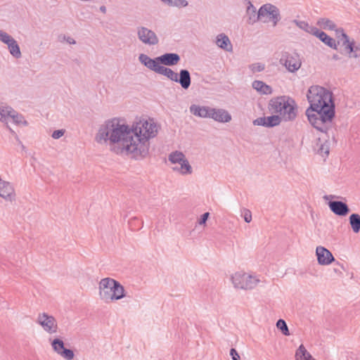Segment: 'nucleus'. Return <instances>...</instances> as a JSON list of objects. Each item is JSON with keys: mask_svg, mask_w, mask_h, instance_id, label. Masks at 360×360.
<instances>
[{"mask_svg": "<svg viewBox=\"0 0 360 360\" xmlns=\"http://www.w3.org/2000/svg\"><path fill=\"white\" fill-rule=\"evenodd\" d=\"M326 25H329L330 29H333L335 26V24H326Z\"/></svg>", "mask_w": 360, "mask_h": 360, "instance_id": "nucleus-53", "label": "nucleus"}, {"mask_svg": "<svg viewBox=\"0 0 360 360\" xmlns=\"http://www.w3.org/2000/svg\"><path fill=\"white\" fill-rule=\"evenodd\" d=\"M137 35L139 39L144 44L153 46L156 45L159 41L156 34L145 27L138 28Z\"/></svg>", "mask_w": 360, "mask_h": 360, "instance_id": "nucleus-7", "label": "nucleus"}, {"mask_svg": "<svg viewBox=\"0 0 360 360\" xmlns=\"http://www.w3.org/2000/svg\"><path fill=\"white\" fill-rule=\"evenodd\" d=\"M11 38L12 37L11 35H9L6 32L0 30V41L1 42L6 44Z\"/></svg>", "mask_w": 360, "mask_h": 360, "instance_id": "nucleus-41", "label": "nucleus"}, {"mask_svg": "<svg viewBox=\"0 0 360 360\" xmlns=\"http://www.w3.org/2000/svg\"><path fill=\"white\" fill-rule=\"evenodd\" d=\"M249 68L252 71V72H259L263 71L265 69V65L261 63H256L251 64Z\"/></svg>", "mask_w": 360, "mask_h": 360, "instance_id": "nucleus-39", "label": "nucleus"}, {"mask_svg": "<svg viewBox=\"0 0 360 360\" xmlns=\"http://www.w3.org/2000/svg\"><path fill=\"white\" fill-rule=\"evenodd\" d=\"M189 109L191 113L196 117L207 118L210 116V107L192 104Z\"/></svg>", "mask_w": 360, "mask_h": 360, "instance_id": "nucleus-21", "label": "nucleus"}, {"mask_svg": "<svg viewBox=\"0 0 360 360\" xmlns=\"http://www.w3.org/2000/svg\"><path fill=\"white\" fill-rule=\"evenodd\" d=\"M276 327L284 335H290V332L286 322L283 319H278L276 322Z\"/></svg>", "mask_w": 360, "mask_h": 360, "instance_id": "nucleus-33", "label": "nucleus"}, {"mask_svg": "<svg viewBox=\"0 0 360 360\" xmlns=\"http://www.w3.org/2000/svg\"><path fill=\"white\" fill-rule=\"evenodd\" d=\"M187 5L188 1L186 0H173L172 6L181 8L186 6Z\"/></svg>", "mask_w": 360, "mask_h": 360, "instance_id": "nucleus-44", "label": "nucleus"}, {"mask_svg": "<svg viewBox=\"0 0 360 360\" xmlns=\"http://www.w3.org/2000/svg\"><path fill=\"white\" fill-rule=\"evenodd\" d=\"M64 133H65L64 129L55 130L53 132L51 136L54 139H58L59 138H60L61 136H63L64 135Z\"/></svg>", "mask_w": 360, "mask_h": 360, "instance_id": "nucleus-45", "label": "nucleus"}, {"mask_svg": "<svg viewBox=\"0 0 360 360\" xmlns=\"http://www.w3.org/2000/svg\"><path fill=\"white\" fill-rule=\"evenodd\" d=\"M181 167L179 168L178 167H174V170L179 171L181 174H190L192 173V167L190 165L188 160L185 158L181 163Z\"/></svg>", "mask_w": 360, "mask_h": 360, "instance_id": "nucleus-29", "label": "nucleus"}, {"mask_svg": "<svg viewBox=\"0 0 360 360\" xmlns=\"http://www.w3.org/2000/svg\"><path fill=\"white\" fill-rule=\"evenodd\" d=\"M317 152L322 156L328 155L329 154V145L328 141H326L323 143H321Z\"/></svg>", "mask_w": 360, "mask_h": 360, "instance_id": "nucleus-38", "label": "nucleus"}, {"mask_svg": "<svg viewBox=\"0 0 360 360\" xmlns=\"http://www.w3.org/2000/svg\"><path fill=\"white\" fill-rule=\"evenodd\" d=\"M186 158L184 154L180 151L172 152L169 155L168 159L172 163H181Z\"/></svg>", "mask_w": 360, "mask_h": 360, "instance_id": "nucleus-30", "label": "nucleus"}, {"mask_svg": "<svg viewBox=\"0 0 360 360\" xmlns=\"http://www.w3.org/2000/svg\"><path fill=\"white\" fill-rule=\"evenodd\" d=\"M14 195V189L11 184L0 178V196L5 200L11 201Z\"/></svg>", "mask_w": 360, "mask_h": 360, "instance_id": "nucleus-20", "label": "nucleus"}, {"mask_svg": "<svg viewBox=\"0 0 360 360\" xmlns=\"http://www.w3.org/2000/svg\"><path fill=\"white\" fill-rule=\"evenodd\" d=\"M282 118L278 115H272L267 117H258L253 121V124L268 128L278 126L281 124Z\"/></svg>", "mask_w": 360, "mask_h": 360, "instance_id": "nucleus-9", "label": "nucleus"}, {"mask_svg": "<svg viewBox=\"0 0 360 360\" xmlns=\"http://www.w3.org/2000/svg\"><path fill=\"white\" fill-rule=\"evenodd\" d=\"M337 264L343 269L345 270V268L342 264H340L339 262H337Z\"/></svg>", "mask_w": 360, "mask_h": 360, "instance_id": "nucleus-54", "label": "nucleus"}, {"mask_svg": "<svg viewBox=\"0 0 360 360\" xmlns=\"http://www.w3.org/2000/svg\"><path fill=\"white\" fill-rule=\"evenodd\" d=\"M209 117L219 122H229L231 120V115L224 109L210 108Z\"/></svg>", "mask_w": 360, "mask_h": 360, "instance_id": "nucleus-15", "label": "nucleus"}, {"mask_svg": "<svg viewBox=\"0 0 360 360\" xmlns=\"http://www.w3.org/2000/svg\"><path fill=\"white\" fill-rule=\"evenodd\" d=\"M333 58L335 60H338V55H334Z\"/></svg>", "mask_w": 360, "mask_h": 360, "instance_id": "nucleus-55", "label": "nucleus"}, {"mask_svg": "<svg viewBox=\"0 0 360 360\" xmlns=\"http://www.w3.org/2000/svg\"><path fill=\"white\" fill-rule=\"evenodd\" d=\"M99 295L105 302L118 300L125 297V290L117 281L111 278H102L99 283Z\"/></svg>", "mask_w": 360, "mask_h": 360, "instance_id": "nucleus-3", "label": "nucleus"}, {"mask_svg": "<svg viewBox=\"0 0 360 360\" xmlns=\"http://www.w3.org/2000/svg\"><path fill=\"white\" fill-rule=\"evenodd\" d=\"M37 322L49 333H55L58 330V324L54 316L44 312L39 314Z\"/></svg>", "mask_w": 360, "mask_h": 360, "instance_id": "nucleus-6", "label": "nucleus"}, {"mask_svg": "<svg viewBox=\"0 0 360 360\" xmlns=\"http://www.w3.org/2000/svg\"><path fill=\"white\" fill-rule=\"evenodd\" d=\"M178 76L176 77L174 82L179 83L181 88L187 90L191 84V77L190 72L186 69L180 70L178 73Z\"/></svg>", "mask_w": 360, "mask_h": 360, "instance_id": "nucleus-16", "label": "nucleus"}, {"mask_svg": "<svg viewBox=\"0 0 360 360\" xmlns=\"http://www.w3.org/2000/svg\"><path fill=\"white\" fill-rule=\"evenodd\" d=\"M328 205L331 212L338 216L345 217L350 212L347 203L342 201L330 200Z\"/></svg>", "mask_w": 360, "mask_h": 360, "instance_id": "nucleus-12", "label": "nucleus"}, {"mask_svg": "<svg viewBox=\"0 0 360 360\" xmlns=\"http://www.w3.org/2000/svg\"><path fill=\"white\" fill-rule=\"evenodd\" d=\"M58 40L60 42L66 41L67 43H68L70 44H76V41L73 38H72L70 37H66L64 34L59 35Z\"/></svg>", "mask_w": 360, "mask_h": 360, "instance_id": "nucleus-42", "label": "nucleus"}, {"mask_svg": "<svg viewBox=\"0 0 360 360\" xmlns=\"http://www.w3.org/2000/svg\"><path fill=\"white\" fill-rule=\"evenodd\" d=\"M209 212H205L204 214H202L198 221V224L200 225L205 224L209 217Z\"/></svg>", "mask_w": 360, "mask_h": 360, "instance_id": "nucleus-47", "label": "nucleus"}, {"mask_svg": "<svg viewBox=\"0 0 360 360\" xmlns=\"http://www.w3.org/2000/svg\"><path fill=\"white\" fill-rule=\"evenodd\" d=\"M247 13L250 15L249 19H253V22H255L256 20H261L262 18H269L272 22H278L281 19L279 9L271 4L262 5L257 11L255 7L250 3Z\"/></svg>", "mask_w": 360, "mask_h": 360, "instance_id": "nucleus-4", "label": "nucleus"}, {"mask_svg": "<svg viewBox=\"0 0 360 360\" xmlns=\"http://www.w3.org/2000/svg\"><path fill=\"white\" fill-rule=\"evenodd\" d=\"M284 107L281 117L285 121H292L297 117V108L295 102L293 99L288 98V101Z\"/></svg>", "mask_w": 360, "mask_h": 360, "instance_id": "nucleus-11", "label": "nucleus"}, {"mask_svg": "<svg viewBox=\"0 0 360 360\" xmlns=\"http://www.w3.org/2000/svg\"><path fill=\"white\" fill-rule=\"evenodd\" d=\"M342 37L341 40L342 44L345 46V49L349 51L351 53L350 56L354 58H358L360 56V45H356L354 42H350L348 36L341 30Z\"/></svg>", "mask_w": 360, "mask_h": 360, "instance_id": "nucleus-14", "label": "nucleus"}, {"mask_svg": "<svg viewBox=\"0 0 360 360\" xmlns=\"http://www.w3.org/2000/svg\"><path fill=\"white\" fill-rule=\"evenodd\" d=\"M300 29L312 34L314 35L315 30H319L317 27L312 25V24H296Z\"/></svg>", "mask_w": 360, "mask_h": 360, "instance_id": "nucleus-37", "label": "nucleus"}, {"mask_svg": "<svg viewBox=\"0 0 360 360\" xmlns=\"http://www.w3.org/2000/svg\"><path fill=\"white\" fill-rule=\"evenodd\" d=\"M349 221L353 232L358 233L360 231V215L353 213L349 216Z\"/></svg>", "mask_w": 360, "mask_h": 360, "instance_id": "nucleus-28", "label": "nucleus"}, {"mask_svg": "<svg viewBox=\"0 0 360 360\" xmlns=\"http://www.w3.org/2000/svg\"><path fill=\"white\" fill-rule=\"evenodd\" d=\"M230 355L233 360H240V357L236 349L231 348L230 349Z\"/></svg>", "mask_w": 360, "mask_h": 360, "instance_id": "nucleus-46", "label": "nucleus"}, {"mask_svg": "<svg viewBox=\"0 0 360 360\" xmlns=\"http://www.w3.org/2000/svg\"><path fill=\"white\" fill-rule=\"evenodd\" d=\"M8 129H9L10 132H11L13 135H14V136H15V138L17 139V140H18V141H19L18 137V136H17L16 133H15V132L12 129H11V128H8Z\"/></svg>", "mask_w": 360, "mask_h": 360, "instance_id": "nucleus-51", "label": "nucleus"}, {"mask_svg": "<svg viewBox=\"0 0 360 360\" xmlns=\"http://www.w3.org/2000/svg\"><path fill=\"white\" fill-rule=\"evenodd\" d=\"M335 198H338V197L335 195H326L323 196V198L325 200H330V199Z\"/></svg>", "mask_w": 360, "mask_h": 360, "instance_id": "nucleus-50", "label": "nucleus"}, {"mask_svg": "<svg viewBox=\"0 0 360 360\" xmlns=\"http://www.w3.org/2000/svg\"><path fill=\"white\" fill-rule=\"evenodd\" d=\"M252 87L262 94L269 95L272 94V88L262 81L255 80L252 82Z\"/></svg>", "mask_w": 360, "mask_h": 360, "instance_id": "nucleus-24", "label": "nucleus"}, {"mask_svg": "<svg viewBox=\"0 0 360 360\" xmlns=\"http://www.w3.org/2000/svg\"><path fill=\"white\" fill-rule=\"evenodd\" d=\"M163 3L166 4L169 6H172L173 0H160Z\"/></svg>", "mask_w": 360, "mask_h": 360, "instance_id": "nucleus-49", "label": "nucleus"}, {"mask_svg": "<svg viewBox=\"0 0 360 360\" xmlns=\"http://www.w3.org/2000/svg\"><path fill=\"white\" fill-rule=\"evenodd\" d=\"M10 53L15 58H20L22 56L20 46L17 41L12 37L6 44Z\"/></svg>", "mask_w": 360, "mask_h": 360, "instance_id": "nucleus-25", "label": "nucleus"}, {"mask_svg": "<svg viewBox=\"0 0 360 360\" xmlns=\"http://www.w3.org/2000/svg\"><path fill=\"white\" fill-rule=\"evenodd\" d=\"M314 36L317 37L321 41H323L325 44L328 46L329 47L337 49V45L335 43V40L328 35L323 31L320 30H315Z\"/></svg>", "mask_w": 360, "mask_h": 360, "instance_id": "nucleus-22", "label": "nucleus"}, {"mask_svg": "<svg viewBox=\"0 0 360 360\" xmlns=\"http://www.w3.org/2000/svg\"><path fill=\"white\" fill-rule=\"evenodd\" d=\"M288 98L285 96L273 98L270 100L268 108L271 113H282L284 107L288 101Z\"/></svg>", "mask_w": 360, "mask_h": 360, "instance_id": "nucleus-13", "label": "nucleus"}, {"mask_svg": "<svg viewBox=\"0 0 360 360\" xmlns=\"http://www.w3.org/2000/svg\"><path fill=\"white\" fill-rule=\"evenodd\" d=\"M307 97L309 103L305 112L308 121L318 131L327 133L335 115L333 93L315 85L309 89Z\"/></svg>", "mask_w": 360, "mask_h": 360, "instance_id": "nucleus-2", "label": "nucleus"}, {"mask_svg": "<svg viewBox=\"0 0 360 360\" xmlns=\"http://www.w3.org/2000/svg\"><path fill=\"white\" fill-rule=\"evenodd\" d=\"M158 61L160 65L162 64L165 66H173L176 65L181 60L178 53H166L158 56Z\"/></svg>", "mask_w": 360, "mask_h": 360, "instance_id": "nucleus-18", "label": "nucleus"}, {"mask_svg": "<svg viewBox=\"0 0 360 360\" xmlns=\"http://www.w3.org/2000/svg\"><path fill=\"white\" fill-rule=\"evenodd\" d=\"M216 44L221 49L226 51H232L233 46L228 36L224 33L218 34L216 37Z\"/></svg>", "mask_w": 360, "mask_h": 360, "instance_id": "nucleus-23", "label": "nucleus"}, {"mask_svg": "<svg viewBox=\"0 0 360 360\" xmlns=\"http://www.w3.org/2000/svg\"><path fill=\"white\" fill-rule=\"evenodd\" d=\"M10 117H11L13 122L16 124H22L25 126L27 125V122L24 119V117L21 114L17 113L15 111L10 115Z\"/></svg>", "mask_w": 360, "mask_h": 360, "instance_id": "nucleus-35", "label": "nucleus"}, {"mask_svg": "<svg viewBox=\"0 0 360 360\" xmlns=\"http://www.w3.org/2000/svg\"><path fill=\"white\" fill-rule=\"evenodd\" d=\"M316 22L328 23V22H333L330 20H329L328 18H319Z\"/></svg>", "mask_w": 360, "mask_h": 360, "instance_id": "nucleus-48", "label": "nucleus"}, {"mask_svg": "<svg viewBox=\"0 0 360 360\" xmlns=\"http://www.w3.org/2000/svg\"><path fill=\"white\" fill-rule=\"evenodd\" d=\"M283 60L285 61L284 65L290 72H296L301 67L302 63L300 58V56L296 53H289L285 52L281 59V61Z\"/></svg>", "mask_w": 360, "mask_h": 360, "instance_id": "nucleus-8", "label": "nucleus"}, {"mask_svg": "<svg viewBox=\"0 0 360 360\" xmlns=\"http://www.w3.org/2000/svg\"><path fill=\"white\" fill-rule=\"evenodd\" d=\"M14 195V189L11 184L0 178V196L5 200L11 201Z\"/></svg>", "mask_w": 360, "mask_h": 360, "instance_id": "nucleus-19", "label": "nucleus"}, {"mask_svg": "<svg viewBox=\"0 0 360 360\" xmlns=\"http://www.w3.org/2000/svg\"><path fill=\"white\" fill-rule=\"evenodd\" d=\"M100 11H101V12H103V13H105V11H106V8H105V6H101L100 7Z\"/></svg>", "mask_w": 360, "mask_h": 360, "instance_id": "nucleus-52", "label": "nucleus"}, {"mask_svg": "<svg viewBox=\"0 0 360 360\" xmlns=\"http://www.w3.org/2000/svg\"><path fill=\"white\" fill-rule=\"evenodd\" d=\"M290 13H291V11H288L286 12L285 15L286 17L284 18V20L288 21V22H305L304 20H299L297 18H293V15H290Z\"/></svg>", "mask_w": 360, "mask_h": 360, "instance_id": "nucleus-40", "label": "nucleus"}, {"mask_svg": "<svg viewBox=\"0 0 360 360\" xmlns=\"http://www.w3.org/2000/svg\"><path fill=\"white\" fill-rule=\"evenodd\" d=\"M158 74L167 77L169 79L174 82L176 77L178 76V73L173 71L171 68L161 65L159 67L157 72Z\"/></svg>", "mask_w": 360, "mask_h": 360, "instance_id": "nucleus-27", "label": "nucleus"}, {"mask_svg": "<svg viewBox=\"0 0 360 360\" xmlns=\"http://www.w3.org/2000/svg\"><path fill=\"white\" fill-rule=\"evenodd\" d=\"M158 57L153 59L150 58L148 55L144 53H141L139 56V60L140 63L155 72H157L159 67L160 66V62L158 60Z\"/></svg>", "mask_w": 360, "mask_h": 360, "instance_id": "nucleus-17", "label": "nucleus"}, {"mask_svg": "<svg viewBox=\"0 0 360 360\" xmlns=\"http://www.w3.org/2000/svg\"><path fill=\"white\" fill-rule=\"evenodd\" d=\"M316 255L318 263L321 265H328L335 261L333 254L323 246L316 247Z\"/></svg>", "mask_w": 360, "mask_h": 360, "instance_id": "nucleus-10", "label": "nucleus"}, {"mask_svg": "<svg viewBox=\"0 0 360 360\" xmlns=\"http://www.w3.org/2000/svg\"><path fill=\"white\" fill-rule=\"evenodd\" d=\"M317 141H318V142H321V139L319 138Z\"/></svg>", "mask_w": 360, "mask_h": 360, "instance_id": "nucleus-56", "label": "nucleus"}, {"mask_svg": "<svg viewBox=\"0 0 360 360\" xmlns=\"http://www.w3.org/2000/svg\"><path fill=\"white\" fill-rule=\"evenodd\" d=\"M296 360H315L303 345H300L295 352Z\"/></svg>", "mask_w": 360, "mask_h": 360, "instance_id": "nucleus-26", "label": "nucleus"}, {"mask_svg": "<svg viewBox=\"0 0 360 360\" xmlns=\"http://www.w3.org/2000/svg\"><path fill=\"white\" fill-rule=\"evenodd\" d=\"M13 112L14 113L15 110L11 107L0 106V120L6 122Z\"/></svg>", "mask_w": 360, "mask_h": 360, "instance_id": "nucleus-31", "label": "nucleus"}, {"mask_svg": "<svg viewBox=\"0 0 360 360\" xmlns=\"http://www.w3.org/2000/svg\"><path fill=\"white\" fill-rule=\"evenodd\" d=\"M157 133V125L153 120L142 119L129 127L114 118L100 127L95 140L98 143L109 141L111 150L115 153L130 154L135 160H142L149 154V140Z\"/></svg>", "mask_w": 360, "mask_h": 360, "instance_id": "nucleus-1", "label": "nucleus"}, {"mask_svg": "<svg viewBox=\"0 0 360 360\" xmlns=\"http://www.w3.org/2000/svg\"><path fill=\"white\" fill-rule=\"evenodd\" d=\"M59 355L66 360H72L75 356L74 352L70 349L64 348L59 352Z\"/></svg>", "mask_w": 360, "mask_h": 360, "instance_id": "nucleus-36", "label": "nucleus"}, {"mask_svg": "<svg viewBox=\"0 0 360 360\" xmlns=\"http://www.w3.org/2000/svg\"><path fill=\"white\" fill-rule=\"evenodd\" d=\"M232 283L236 288L252 290L257 286L259 280L246 273L237 272L231 277Z\"/></svg>", "mask_w": 360, "mask_h": 360, "instance_id": "nucleus-5", "label": "nucleus"}, {"mask_svg": "<svg viewBox=\"0 0 360 360\" xmlns=\"http://www.w3.org/2000/svg\"><path fill=\"white\" fill-rule=\"evenodd\" d=\"M64 345V342L59 338H55L51 342L52 348L58 354H59V352L65 348Z\"/></svg>", "mask_w": 360, "mask_h": 360, "instance_id": "nucleus-32", "label": "nucleus"}, {"mask_svg": "<svg viewBox=\"0 0 360 360\" xmlns=\"http://www.w3.org/2000/svg\"><path fill=\"white\" fill-rule=\"evenodd\" d=\"M143 222L141 221L138 218L133 217L129 221V225L131 230L136 231L139 230L142 227Z\"/></svg>", "mask_w": 360, "mask_h": 360, "instance_id": "nucleus-34", "label": "nucleus"}, {"mask_svg": "<svg viewBox=\"0 0 360 360\" xmlns=\"http://www.w3.org/2000/svg\"><path fill=\"white\" fill-rule=\"evenodd\" d=\"M243 216L245 222L250 223L251 221L252 213L249 210L244 209L243 212Z\"/></svg>", "mask_w": 360, "mask_h": 360, "instance_id": "nucleus-43", "label": "nucleus"}]
</instances>
